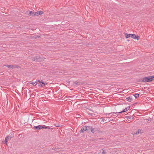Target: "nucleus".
I'll return each instance as SVG.
<instances>
[{
	"label": "nucleus",
	"instance_id": "5",
	"mask_svg": "<svg viewBox=\"0 0 154 154\" xmlns=\"http://www.w3.org/2000/svg\"><path fill=\"white\" fill-rule=\"evenodd\" d=\"M37 82L40 84L42 83V85L41 84L38 85V86L40 87L44 88L45 85H46L48 84V83L47 82H44L42 80H38Z\"/></svg>",
	"mask_w": 154,
	"mask_h": 154
},
{
	"label": "nucleus",
	"instance_id": "15",
	"mask_svg": "<svg viewBox=\"0 0 154 154\" xmlns=\"http://www.w3.org/2000/svg\"><path fill=\"white\" fill-rule=\"evenodd\" d=\"M42 126L43 125H38V130H40L41 129H42Z\"/></svg>",
	"mask_w": 154,
	"mask_h": 154
},
{
	"label": "nucleus",
	"instance_id": "25",
	"mask_svg": "<svg viewBox=\"0 0 154 154\" xmlns=\"http://www.w3.org/2000/svg\"><path fill=\"white\" fill-rule=\"evenodd\" d=\"M98 133H102V132L98 130Z\"/></svg>",
	"mask_w": 154,
	"mask_h": 154
},
{
	"label": "nucleus",
	"instance_id": "21",
	"mask_svg": "<svg viewBox=\"0 0 154 154\" xmlns=\"http://www.w3.org/2000/svg\"><path fill=\"white\" fill-rule=\"evenodd\" d=\"M7 137H8V138L9 139H11L13 138L14 136L12 135H11V136H7Z\"/></svg>",
	"mask_w": 154,
	"mask_h": 154
},
{
	"label": "nucleus",
	"instance_id": "19",
	"mask_svg": "<svg viewBox=\"0 0 154 154\" xmlns=\"http://www.w3.org/2000/svg\"><path fill=\"white\" fill-rule=\"evenodd\" d=\"M43 12L42 11H38V15H39L42 14H43Z\"/></svg>",
	"mask_w": 154,
	"mask_h": 154
},
{
	"label": "nucleus",
	"instance_id": "17",
	"mask_svg": "<svg viewBox=\"0 0 154 154\" xmlns=\"http://www.w3.org/2000/svg\"><path fill=\"white\" fill-rule=\"evenodd\" d=\"M101 152H102V154H106V152H105L104 150L103 149H101Z\"/></svg>",
	"mask_w": 154,
	"mask_h": 154
},
{
	"label": "nucleus",
	"instance_id": "23",
	"mask_svg": "<svg viewBox=\"0 0 154 154\" xmlns=\"http://www.w3.org/2000/svg\"><path fill=\"white\" fill-rule=\"evenodd\" d=\"M139 130L138 132H136V133H135V134H137L139 133Z\"/></svg>",
	"mask_w": 154,
	"mask_h": 154
},
{
	"label": "nucleus",
	"instance_id": "13",
	"mask_svg": "<svg viewBox=\"0 0 154 154\" xmlns=\"http://www.w3.org/2000/svg\"><path fill=\"white\" fill-rule=\"evenodd\" d=\"M107 117H106V118H103V119L102 120L103 121V122H109L110 121V120H108V121H107Z\"/></svg>",
	"mask_w": 154,
	"mask_h": 154
},
{
	"label": "nucleus",
	"instance_id": "18",
	"mask_svg": "<svg viewBox=\"0 0 154 154\" xmlns=\"http://www.w3.org/2000/svg\"><path fill=\"white\" fill-rule=\"evenodd\" d=\"M33 128L35 130H38V126H33Z\"/></svg>",
	"mask_w": 154,
	"mask_h": 154
},
{
	"label": "nucleus",
	"instance_id": "16",
	"mask_svg": "<svg viewBox=\"0 0 154 154\" xmlns=\"http://www.w3.org/2000/svg\"><path fill=\"white\" fill-rule=\"evenodd\" d=\"M38 11H37L35 12H34L33 16H38Z\"/></svg>",
	"mask_w": 154,
	"mask_h": 154
},
{
	"label": "nucleus",
	"instance_id": "6",
	"mask_svg": "<svg viewBox=\"0 0 154 154\" xmlns=\"http://www.w3.org/2000/svg\"><path fill=\"white\" fill-rule=\"evenodd\" d=\"M6 66L9 68L14 69L15 68H18L19 66L18 65H6Z\"/></svg>",
	"mask_w": 154,
	"mask_h": 154
},
{
	"label": "nucleus",
	"instance_id": "12",
	"mask_svg": "<svg viewBox=\"0 0 154 154\" xmlns=\"http://www.w3.org/2000/svg\"><path fill=\"white\" fill-rule=\"evenodd\" d=\"M42 129H50L51 128L49 126H46L45 125H43L42 126Z\"/></svg>",
	"mask_w": 154,
	"mask_h": 154
},
{
	"label": "nucleus",
	"instance_id": "26",
	"mask_svg": "<svg viewBox=\"0 0 154 154\" xmlns=\"http://www.w3.org/2000/svg\"><path fill=\"white\" fill-rule=\"evenodd\" d=\"M57 124H56V125H55V126H56V127H59V125H57Z\"/></svg>",
	"mask_w": 154,
	"mask_h": 154
},
{
	"label": "nucleus",
	"instance_id": "20",
	"mask_svg": "<svg viewBox=\"0 0 154 154\" xmlns=\"http://www.w3.org/2000/svg\"><path fill=\"white\" fill-rule=\"evenodd\" d=\"M36 81L35 82H32L30 83L32 84L34 86H36L37 85V83H36Z\"/></svg>",
	"mask_w": 154,
	"mask_h": 154
},
{
	"label": "nucleus",
	"instance_id": "8",
	"mask_svg": "<svg viewBox=\"0 0 154 154\" xmlns=\"http://www.w3.org/2000/svg\"><path fill=\"white\" fill-rule=\"evenodd\" d=\"M97 128H93L92 127L91 128V132L93 133H94V132L95 131H97Z\"/></svg>",
	"mask_w": 154,
	"mask_h": 154
},
{
	"label": "nucleus",
	"instance_id": "9",
	"mask_svg": "<svg viewBox=\"0 0 154 154\" xmlns=\"http://www.w3.org/2000/svg\"><path fill=\"white\" fill-rule=\"evenodd\" d=\"M86 130L88 132H90L91 130V128L92 127L90 126H86Z\"/></svg>",
	"mask_w": 154,
	"mask_h": 154
},
{
	"label": "nucleus",
	"instance_id": "24",
	"mask_svg": "<svg viewBox=\"0 0 154 154\" xmlns=\"http://www.w3.org/2000/svg\"><path fill=\"white\" fill-rule=\"evenodd\" d=\"M8 142L6 141L5 140V144H7Z\"/></svg>",
	"mask_w": 154,
	"mask_h": 154
},
{
	"label": "nucleus",
	"instance_id": "7",
	"mask_svg": "<svg viewBox=\"0 0 154 154\" xmlns=\"http://www.w3.org/2000/svg\"><path fill=\"white\" fill-rule=\"evenodd\" d=\"M86 130V126L83 127L80 131V133H83Z\"/></svg>",
	"mask_w": 154,
	"mask_h": 154
},
{
	"label": "nucleus",
	"instance_id": "2",
	"mask_svg": "<svg viewBox=\"0 0 154 154\" xmlns=\"http://www.w3.org/2000/svg\"><path fill=\"white\" fill-rule=\"evenodd\" d=\"M125 37L128 38L129 37H131L134 39L139 40L140 39V37L138 35H136L134 34H128L126 33L125 35Z\"/></svg>",
	"mask_w": 154,
	"mask_h": 154
},
{
	"label": "nucleus",
	"instance_id": "4",
	"mask_svg": "<svg viewBox=\"0 0 154 154\" xmlns=\"http://www.w3.org/2000/svg\"><path fill=\"white\" fill-rule=\"evenodd\" d=\"M32 61L36 62H40L43 60V59L40 57L39 56H36L32 57Z\"/></svg>",
	"mask_w": 154,
	"mask_h": 154
},
{
	"label": "nucleus",
	"instance_id": "27",
	"mask_svg": "<svg viewBox=\"0 0 154 154\" xmlns=\"http://www.w3.org/2000/svg\"><path fill=\"white\" fill-rule=\"evenodd\" d=\"M40 84H41V83H40ZM42 84V83H41Z\"/></svg>",
	"mask_w": 154,
	"mask_h": 154
},
{
	"label": "nucleus",
	"instance_id": "14",
	"mask_svg": "<svg viewBox=\"0 0 154 154\" xmlns=\"http://www.w3.org/2000/svg\"><path fill=\"white\" fill-rule=\"evenodd\" d=\"M133 96L136 98H138L139 96V94L138 93H136L133 95Z\"/></svg>",
	"mask_w": 154,
	"mask_h": 154
},
{
	"label": "nucleus",
	"instance_id": "22",
	"mask_svg": "<svg viewBox=\"0 0 154 154\" xmlns=\"http://www.w3.org/2000/svg\"><path fill=\"white\" fill-rule=\"evenodd\" d=\"M9 139L8 138V137H6L5 139V140L7 141V142L8 141Z\"/></svg>",
	"mask_w": 154,
	"mask_h": 154
},
{
	"label": "nucleus",
	"instance_id": "3",
	"mask_svg": "<svg viewBox=\"0 0 154 154\" xmlns=\"http://www.w3.org/2000/svg\"><path fill=\"white\" fill-rule=\"evenodd\" d=\"M130 107V106H128L125 109H123L122 111H121V112H111V113H109L107 114L108 115L110 114H118V113L120 114V113H122L123 112H125L128 110H129ZM106 115H107V114Z\"/></svg>",
	"mask_w": 154,
	"mask_h": 154
},
{
	"label": "nucleus",
	"instance_id": "11",
	"mask_svg": "<svg viewBox=\"0 0 154 154\" xmlns=\"http://www.w3.org/2000/svg\"><path fill=\"white\" fill-rule=\"evenodd\" d=\"M27 13L29 15H32L33 16L34 12H32V11H27Z\"/></svg>",
	"mask_w": 154,
	"mask_h": 154
},
{
	"label": "nucleus",
	"instance_id": "1",
	"mask_svg": "<svg viewBox=\"0 0 154 154\" xmlns=\"http://www.w3.org/2000/svg\"><path fill=\"white\" fill-rule=\"evenodd\" d=\"M154 80V75L148 76L142 78L140 79L139 82H150Z\"/></svg>",
	"mask_w": 154,
	"mask_h": 154
},
{
	"label": "nucleus",
	"instance_id": "10",
	"mask_svg": "<svg viewBox=\"0 0 154 154\" xmlns=\"http://www.w3.org/2000/svg\"><path fill=\"white\" fill-rule=\"evenodd\" d=\"M126 100L129 102H131L132 100V98L131 97H129L126 98Z\"/></svg>",
	"mask_w": 154,
	"mask_h": 154
}]
</instances>
